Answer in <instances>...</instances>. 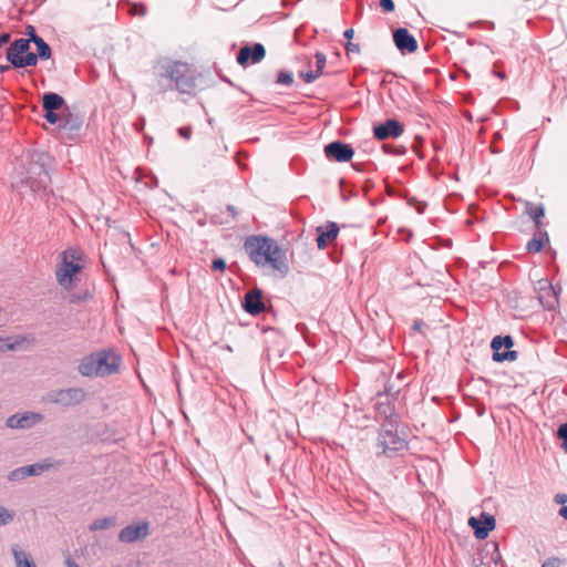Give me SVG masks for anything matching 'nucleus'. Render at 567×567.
I'll use <instances>...</instances> for the list:
<instances>
[{
    "label": "nucleus",
    "mask_w": 567,
    "mask_h": 567,
    "mask_svg": "<svg viewBox=\"0 0 567 567\" xmlns=\"http://www.w3.org/2000/svg\"><path fill=\"white\" fill-rule=\"evenodd\" d=\"M244 250L258 268H269L278 278H285L289 266L285 250L268 235H250L244 241Z\"/></svg>",
    "instance_id": "f257e3e1"
},
{
    "label": "nucleus",
    "mask_w": 567,
    "mask_h": 567,
    "mask_svg": "<svg viewBox=\"0 0 567 567\" xmlns=\"http://www.w3.org/2000/svg\"><path fill=\"white\" fill-rule=\"evenodd\" d=\"M156 82L159 93L176 90L181 94L192 95L196 89V79L188 63L168 58L158 60Z\"/></svg>",
    "instance_id": "f03ea898"
},
{
    "label": "nucleus",
    "mask_w": 567,
    "mask_h": 567,
    "mask_svg": "<svg viewBox=\"0 0 567 567\" xmlns=\"http://www.w3.org/2000/svg\"><path fill=\"white\" fill-rule=\"evenodd\" d=\"M83 268V255L72 247L66 248L60 254V261L56 266L58 284L65 289H72Z\"/></svg>",
    "instance_id": "7ed1b4c3"
},
{
    "label": "nucleus",
    "mask_w": 567,
    "mask_h": 567,
    "mask_svg": "<svg viewBox=\"0 0 567 567\" xmlns=\"http://www.w3.org/2000/svg\"><path fill=\"white\" fill-rule=\"evenodd\" d=\"M52 157L47 152L37 153L27 169V184L33 192L45 190L51 184Z\"/></svg>",
    "instance_id": "20e7f679"
},
{
    "label": "nucleus",
    "mask_w": 567,
    "mask_h": 567,
    "mask_svg": "<svg viewBox=\"0 0 567 567\" xmlns=\"http://www.w3.org/2000/svg\"><path fill=\"white\" fill-rule=\"evenodd\" d=\"M6 59L11 68L16 70L34 66L33 52L30 49V43L23 38H18L10 42L7 48Z\"/></svg>",
    "instance_id": "39448f33"
},
{
    "label": "nucleus",
    "mask_w": 567,
    "mask_h": 567,
    "mask_svg": "<svg viewBox=\"0 0 567 567\" xmlns=\"http://www.w3.org/2000/svg\"><path fill=\"white\" fill-rule=\"evenodd\" d=\"M85 398L86 393L82 388H68L49 391L43 396V401L63 409H69L82 404Z\"/></svg>",
    "instance_id": "423d86ee"
},
{
    "label": "nucleus",
    "mask_w": 567,
    "mask_h": 567,
    "mask_svg": "<svg viewBox=\"0 0 567 567\" xmlns=\"http://www.w3.org/2000/svg\"><path fill=\"white\" fill-rule=\"evenodd\" d=\"M63 464L61 460H54L52 457L43 458L42 461L33 464L17 467L9 472L7 478L9 482H21L30 476H39L44 472L52 468H58Z\"/></svg>",
    "instance_id": "0eeeda50"
},
{
    "label": "nucleus",
    "mask_w": 567,
    "mask_h": 567,
    "mask_svg": "<svg viewBox=\"0 0 567 567\" xmlns=\"http://www.w3.org/2000/svg\"><path fill=\"white\" fill-rule=\"evenodd\" d=\"M42 110L44 120L49 124L55 125L61 120V114H59L58 111L66 112L69 105L65 99L59 93L44 92L42 95Z\"/></svg>",
    "instance_id": "6e6552de"
},
{
    "label": "nucleus",
    "mask_w": 567,
    "mask_h": 567,
    "mask_svg": "<svg viewBox=\"0 0 567 567\" xmlns=\"http://www.w3.org/2000/svg\"><path fill=\"white\" fill-rule=\"evenodd\" d=\"M95 364L100 377L112 375L118 372L122 359L118 354L110 350H100L93 352Z\"/></svg>",
    "instance_id": "1a4fd4ad"
},
{
    "label": "nucleus",
    "mask_w": 567,
    "mask_h": 567,
    "mask_svg": "<svg viewBox=\"0 0 567 567\" xmlns=\"http://www.w3.org/2000/svg\"><path fill=\"white\" fill-rule=\"evenodd\" d=\"M266 56V49L262 43L254 42L244 44L236 56L237 63L247 68L250 64H257L261 62Z\"/></svg>",
    "instance_id": "9d476101"
},
{
    "label": "nucleus",
    "mask_w": 567,
    "mask_h": 567,
    "mask_svg": "<svg viewBox=\"0 0 567 567\" xmlns=\"http://www.w3.org/2000/svg\"><path fill=\"white\" fill-rule=\"evenodd\" d=\"M148 534L150 523L147 520H138L123 527L118 533V540L132 544L146 538Z\"/></svg>",
    "instance_id": "9b49d317"
},
{
    "label": "nucleus",
    "mask_w": 567,
    "mask_h": 567,
    "mask_svg": "<svg viewBox=\"0 0 567 567\" xmlns=\"http://www.w3.org/2000/svg\"><path fill=\"white\" fill-rule=\"evenodd\" d=\"M513 346H514V341L511 336L494 337L491 342V348L493 349V360L496 362L515 361L518 357V353L516 351H512V350L504 351V352L499 351L503 347L511 349Z\"/></svg>",
    "instance_id": "f8f14e48"
},
{
    "label": "nucleus",
    "mask_w": 567,
    "mask_h": 567,
    "mask_svg": "<svg viewBox=\"0 0 567 567\" xmlns=\"http://www.w3.org/2000/svg\"><path fill=\"white\" fill-rule=\"evenodd\" d=\"M43 415L34 411H25L10 415L6 421V426L9 429L27 430L33 427L37 423L42 421Z\"/></svg>",
    "instance_id": "ddd939ff"
},
{
    "label": "nucleus",
    "mask_w": 567,
    "mask_h": 567,
    "mask_svg": "<svg viewBox=\"0 0 567 567\" xmlns=\"http://www.w3.org/2000/svg\"><path fill=\"white\" fill-rule=\"evenodd\" d=\"M323 152L329 161L339 163L349 162L354 155V151L351 145L340 141L327 144Z\"/></svg>",
    "instance_id": "4468645a"
},
{
    "label": "nucleus",
    "mask_w": 567,
    "mask_h": 567,
    "mask_svg": "<svg viewBox=\"0 0 567 567\" xmlns=\"http://www.w3.org/2000/svg\"><path fill=\"white\" fill-rule=\"evenodd\" d=\"M60 117L61 120L56 124L60 132L66 134L71 140L78 136L83 126V118L72 113L70 109L66 112H61Z\"/></svg>",
    "instance_id": "2eb2a0df"
},
{
    "label": "nucleus",
    "mask_w": 567,
    "mask_h": 567,
    "mask_svg": "<svg viewBox=\"0 0 567 567\" xmlns=\"http://www.w3.org/2000/svg\"><path fill=\"white\" fill-rule=\"evenodd\" d=\"M468 525L473 528L477 539H485L488 533L495 528L496 522L493 515L483 512L480 517H470Z\"/></svg>",
    "instance_id": "dca6fc26"
},
{
    "label": "nucleus",
    "mask_w": 567,
    "mask_h": 567,
    "mask_svg": "<svg viewBox=\"0 0 567 567\" xmlns=\"http://www.w3.org/2000/svg\"><path fill=\"white\" fill-rule=\"evenodd\" d=\"M244 311L250 316H258L265 311L266 306L264 302V291L260 288H256L245 293L241 301Z\"/></svg>",
    "instance_id": "f3484780"
},
{
    "label": "nucleus",
    "mask_w": 567,
    "mask_h": 567,
    "mask_svg": "<svg viewBox=\"0 0 567 567\" xmlns=\"http://www.w3.org/2000/svg\"><path fill=\"white\" fill-rule=\"evenodd\" d=\"M404 132L403 125L394 118H389L384 123L373 127V135L379 141L388 138H398Z\"/></svg>",
    "instance_id": "a211bd4d"
},
{
    "label": "nucleus",
    "mask_w": 567,
    "mask_h": 567,
    "mask_svg": "<svg viewBox=\"0 0 567 567\" xmlns=\"http://www.w3.org/2000/svg\"><path fill=\"white\" fill-rule=\"evenodd\" d=\"M538 300L548 310L558 306V291L548 280L538 281Z\"/></svg>",
    "instance_id": "6ab92c4d"
},
{
    "label": "nucleus",
    "mask_w": 567,
    "mask_h": 567,
    "mask_svg": "<svg viewBox=\"0 0 567 567\" xmlns=\"http://www.w3.org/2000/svg\"><path fill=\"white\" fill-rule=\"evenodd\" d=\"M393 40L395 47L401 52L413 53L417 49V42L415 38L404 28H399L394 31Z\"/></svg>",
    "instance_id": "aec40b11"
},
{
    "label": "nucleus",
    "mask_w": 567,
    "mask_h": 567,
    "mask_svg": "<svg viewBox=\"0 0 567 567\" xmlns=\"http://www.w3.org/2000/svg\"><path fill=\"white\" fill-rule=\"evenodd\" d=\"M379 445L382 447V453L390 456L392 452L403 447L404 441L391 431H383L379 435Z\"/></svg>",
    "instance_id": "412c9836"
},
{
    "label": "nucleus",
    "mask_w": 567,
    "mask_h": 567,
    "mask_svg": "<svg viewBox=\"0 0 567 567\" xmlns=\"http://www.w3.org/2000/svg\"><path fill=\"white\" fill-rule=\"evenodd\" d=\"M78 371L81 375L86 378L100 377L99 370L95 364L93 352L83 357L78 365Z\"/></svg>",
    "instance_id": "4be33fe9"
},
{
    "label": "nucleus",
    "mask_w": 567,
    "mask_h": 567,
    "mask_svg": "<svg viewBox=\"0 0 567 567\" xmlns=\"http://www.w3.org/2000/svg\"><path fill=\"white\" fill-rule=\"evenodd\" d=\"M35 45V52H33V64L34 66L38 64V62L47 61L51 59L52 56V49L49 45V43L41 37L40 39H37L35 42H33Z\"/></svg>",
    "instance_id": "5701e85b"
},
{
    "label": "nucleus",
    "mask_w": 567,
    "mask_h": 567,
    "mask_svg": "<svg viewBox=\"0 0 567 567\" xmlns=\"http://www.w3.org/2000/svg\"><path fill=\"white\" fill-rule=\"evenodd\" d=\"M10 338L11 340L2 342L3 352L17 351L23 343L32 344L34 342V338L31 334H17Z\"/></svg>",
    "instance_id": "b1692460"
},
{
    "label": "nucleus",
    "mask_w": 567,
    "mask_h": 567,
    "mask_svg": "<svg viewBox=\"0 0 567 567\" xmlns=\"http://www.w3.org/2000/svg\"><path fill=\"white\" fill-rule=\"evenodd\" d=\"M339 230L340 228L334 221H327L324 227H321V249L338 237Z\"/></svg>",
    "instance_id": "393cba45"
},
{
    "label": "nucleus",
    "mask_w": 567,
    "mask_h": 567,
    "mask_svg": "<svg viewBox=\"0 0 567 567\" xmlns=\"http://www.w3.org/2000/svg\"><path fill=\"white\" fill-rule=\"evenodd\" d=\"M12 554L17 567H37L33 558L30 555L25 554L24 551L13 548Z\"/></svg>",
    "instance_id": "a878e982"
},
{
    "label": "nucleus",
    "mask_w": 567,
    "mask_h": 567,
    "mask_svg": "<svg viewBox=\"0 0 567 567\" xmlns=\"http://www.w3.org/2000/svg\"><path fill=\"white\" fill-rule=\"evenodd\" d=\"M115 523H116V518L114 516L101 517V518L94 519L90 524L89 529L91 532L103 530V529H107L111 526L115 525Z\"/></svg>",
    "instance_id": "bb28decb"
},
{
    "label": "nucleus",
    "mask_w": 567,
    "mask_h": 567,
    "mask_svg": "<svg viewBox=\"0 0 567 567\" xmlns=\"http://www.w3.org/2000/svg\"><path fill=\"white\" fill-rule=\"evenodd\" d=\"M313 58H315V70H309V71H301L299 73L300 78L306 82V83H312L317 78H319V51H316L313 53Z\"/></svg>",
    "instance_id": "cd10ccee"
},
{
    "label": "nucleus",
    "mask_w": 567,
    "mask_h": 567,
    "mask_svg": "<svg viewBox=\"0 0 567 567\" xmlns=\"http://www.w3.org/2000/svg\"><path fill=\"white\" fill-rule=\"evenodd\" d=\"M276 84L290 86L293 83V73L289 70L281 69L277 72Z\"/></svg>",
    "instance_id": "c85d7f7f"
},
{
    "label": "nucleus",
    "mask_w": 567,
    "mask_h": 567,
    "mask_svg": "<svg viewBox=\"0 0 567 567\" xmlns=\"http://www.w3.org/2000/svg\"><path fill=\"white\" fill-rule=\"evenodd\" d=\"M14 518V512L4 507L0 506V527L6 526L10 524Z\"/></svg>",
    "instance_id": "c756f323"
},
{
    "label": "nucleus",
    "mask_w": 567,
    "mask_h": 567,
    "mask_svg": "<svg viewBox=\"0 0 567 567\" xmlns=\"http://www.w3.org/2000/svg\"><path fill=\"white\" fill-rule=\"evenodd\" d=\"M544 247V239L542 236L534 237L527 243L526 249L528 252H539Z\"/></svg>",
    "instance_id": "7c9ffc66"
},
{
    "label": "nucleus",
    "mask_w": 567,
    "mask_h": 567,
    "mask_svg": "<svg viewBox=\"0 0 567 567\" xmlns=\"http://www.w3.org/2000/svg\"><path fill=\"white\" fill-rule=\"evenodd\" d=\"M528 214L535 221L538 227L540 224V219L544 217V208L543 206H533L528 208Z\"/></svg>",
    "instance_id": "2f4dec72"
},
{
    "label": "nucleus",
    "mask_w": 567,
    "mask_h": 567,
    "mask_svg": "<svg viewBox=\"0 0 567 567\" xmlns=\"http://www.w3.org/2000/svg\"><path fill=\"white\" fill-rule=\"evenodd\" d=\"M210 268L214 271L224 272L227 268V262H226L225 258H223V257H215L212 260Z\"/></svg>",
    "instance_id": "473e14b6"
},
{
    "label": "nucleus",
    "mask_w": 567,
    "mask_h": 567,
    "mask_svg": "<svg viewBox=\"0 0 567 567\" xmlns=\"http://www.w3.org/2000/svg\"><path fill=\"white\" fill-rule=\"evenodd\" d=\"M41 37L38 34L35 28L31 24L27 25L25 28V38H23L24 40H27L28 43H33L37 41V39H40Z\"/></svg>",
    "instance_id": "72a5a7b5"
},
{
    "label": "nucleus",
    "mask_w": 567,
    "mask_h": 567,
    "mask_svg": "<svg viewBox=\"0 0 567 567\" xmlns=\"http://www.w3.org/2000/svg\"><path fill=\"white\" fill-rule=\"evenodd\" d=\"M297 328H298V330L301 331V333L303 334L305 340L309 344L316 346V341L313 340L315 339V334L310 333L308 327L305 323H298Z\"/></svg>",
    "instance_id": "f704fd0d"
},
{
    "label": "nucleus",
    "mask_w": 567,
    "mask_h": 567,
    "mask_svg": "<svg viewBox=\"0 0 567 567\" xmlns=\"http://www.w3.org/2000/svg\"><path fill=\"white\" fill-rule=\"evenodd\" d=\"M178 135L185 140H189L192 137L193 130L190 126H182L178 128Z\"/></svg>",
    "instance_id": "c9c22d12"
},
{
    "label": "nucleus",
    "mask_w": 567,
    "mask_h": 567,
    "mask_svg": "<svg viewBox=\"0 0 567 567\" xmlns=\"http://www.w3.org/2000/svg\"><path fill=\"white\" fill-rule=\"evenodd\" d=\"M561 565V560L557 557H550L545 560L542 567H559Z\"/></svg>",
    "instance_id": "e433bc0d"
},
{
    "label": "nucleus",
    "mask_w": 567,
    "mask_h": 567,
    "mask_svg": "<svg viewBox=\"0 0 567 567\" xmlns=\"http://www.w3.org/2000/svg\"><path fill=\"white\" fill-rule=\"evenodd\" d=\"M380 6L385 12H392L394 10L393 0H380Z\"/></svg>",
    "instance_id": "4c0bfd02"
},
{
    "label": "nucleus",
    "mask_w": 567,
    "mask_h": 567,
    "mask_svg": "<svg viewBox=\"0 0 567 567\" xmlns=\"http://www.w3.org/2000/svg\"><path fill=\"white\" fill-rule=\"evenodd\" d=\"M557 435L563 441L567 440V423L559 425V427L557 430Z\"/></svg>",
    "instance_id": "58836bf2"
},
{
    "label": "nucleus",
    "mask_w": 567,
    "mask_h": 567,
    "mask_svg": "<svg viewBox=\"0 0 567 567\" xmlns=\"http://www.w3.org/2000/svg\"><path fill=\"white\" fill-rule=\"evenodd\" d=\"M10 39H11V34H10L9 32H2V33H0V49H1L4 44L9 43Z\"/></svg>",
    "instance_id": "ea45409f"
},
{
    "label": "nucleus",
    "mask_w": 567,
    "mask_h": 567,
    "mask_svg": "<svg viewBox=\"0 0 567 567\" xmlns=\"http://www.w3.org/2000/svg\"><path fill=\"white\" fill-rule=\"evenodd\" d=\"M145 124H146V120H145V117H144V116H140V117L137 118V121L135 122V128H136V131H138V132L143 131V130H144V127H145Z\"/></svg>",
    "instance_id": "a19ab883"
},
{
    "label": "nucleus",
    "mask_w": 567,
    "mask_h": 567,
    "mask_svg": "<svg viewBox=\"0 0 567 567\" xmlns=\"http://www.w3.org/2000/svg\"><path fill=\"white\" fill-rule=\"evenodd\" d=\"M347 51L352 53H358L360 51L359 44H354L352 42H348L347 44Z\"/></svg>",
    "instance_id": "79ce46f5"
},
{
    "label": "nucleus",
    "mask_w": 567,
    "mask_h": 567,
    "mask_svg": "<svg viewBox=\"0 0 567 567\" xmlns=\"http://www.w3.org/2000/svg\"><path fill=\"white\" fill-rule=\"evenodd\" d=\"M226 210L235 218L238 215V209L234 205H227Z\"/></svg>",
    "instance_id": "37998d69"
},
{
    "label": "nucleus",
    "mask_w": 567,
    "mask_h": 567,
    "mask_svg": "<svg viewBox=\"0 0 567 567\" xmlns=\"http://www.w3.org/2000/svg\"><path fill=\"white\" fill-rule=\"evenodd\" d=\"M492 546H493L494 554H495V557L493 556V557H492V559H493L495 563H497V560L501 558V555H499V553H498V545H497V543H493V544H492Z\"/></svg>",
    "instance_id": "c03bdc74"
},
{
    "label": "nucleus",
    "mask_w": 567,
    "mask_h": 567,
    "mask_svg": "<svg viewBox=\"0 0 567 567\" xmlns=\"http://www.w3.org/2000/svg\"><path fill=\"white\" fill-rule=\"evenodd\" d=\"M65 565L66 567H81L75 563V560L71 556H68L65 558Z\"/></svg>",
    "instance_id": "a18cd8bd"
},
{
    "label": "nucleus",
    "mask_w": 567,
    "mask_h": 567,
    "mask_svg": "<svg viewBox=\"0 0 567 567\" xmlns=\"http://www.w3.org/2000/svg\"><path fill=\"white\" fill-rule=\"evenodd\" d=\"M313 240H315L317 247L319 248V226L315 227Z\"/></svg>",
    "instance_id": "49530a36"
},
{
    "label": "nucleus",
    "mask_w": 567,
    "mask_h": 567,
    "mask_svg": "<svg viewBox=\"0 0 567 567\" xmlns=\"http://www.w3.org/2000/svg\"><path fill=\"white\" fill-rule=\"evenodd\" d=\"M556 502H557V503H561V504H563V503H565V502H567V495H565V494H558V495H556Z\"/></svg>",
    "instance_id": "de8ad7c7"
},
{
    "label": "nucleus",
    "mask_w": 567,
    "mask_h": 567,
    "mask_svg": "<svg viewBox=\"0 0 567 567\" xmlns=\"http://www.w3.org/2000/svg\"><path fill=\"white\" fill-rule=\"evenodd\" d=\"M140 10L135 12V14L144 16L146 13V7L142 3L138 4Z\"/></svg>",
    "instance_id": "09e8293b"
},
{
    "label": "nucleus",
    "mask_w": 567,
    "mask_h": 567,
    "mask_svg": "<svg viewBox=\"0 0 567 567\" xmlns=\"http://www.w3.org/2000/svg\"><path fill=\"white\" fill-rule=\"evenodd\" d=\"M353 29H347L343 33V35L347 38V39H351L353 37Z\"/></svg>",
    "instance_id": "8fccbe9b"
},
{
    "label": "nucleus",
    "mask_w": 567,
    "mask_h": 567,
    "mask_svg": "<svg viewBox=\"0 0 567 567\" xmlns=\"http://www.w3.org/2000/svg\"><path fill=\"white\" fill-rule=\"evenodd\" d=\"M422 326H423V322L420 321V320H416L414 323H413V328L417 331H421L422 329Z\"/></svg>",
    "instance_id": "3c124183"
},
{
    "label": "nucleus",
    "mask_w": 567,
    "mask_h": 567,
    "mask_svg": "<svg viewBox=\"0 0 567 567\" xmlns=\"http://www.w3.org/2000/svg\"><path fill=\"white\" fill-rule=\"evenodd\" d=\"M559 515L561 517H564L565 519H567V506H563L560 509H559Z\"/></svg>",
    "instance_id": "603ef678"
},
{
    "label": "nucleus",
    "mask_w": 567,
    "mask_h": 567,
    "mask_svg": "<svg viewBox=\"0 0 567 567\" xmlns=\"http://www.w3.org/2000/svg\"><path fill=\"white\" fill-rule=\"evenodd\" d=\"M10 64H0V73H4L10 69Z\"/></svg>",
    "instance_id": "864d4df0"
},
{
    "label": "nucleus",
    "mask_w": 567,
    "mask_h": 567,
    "mask_svg": "<svg viewBox=\"0 0 567 567\" xmlns=\"http://www.w3.org/2000/svg\"><path fill=\"white\" fill-rule=\"evenodd\" d=\"M9 340H11V338H3V337H0V353H3L2 342H4V341H9Z\"/></svg>",
    "instance_id": "5fc2aeb1"
},
{
    "label": "nucleus",
    "mask_w": 567,
    "mask_h": 567,
    "mask_svg": "<svg viewBox=\"0 0 567 567\" xmlns=\"http://www.w3.org/2000/svg\"><path fill=\"white\" fill-rule=\"evenodd\" d=\"M220 80H221L223 82L228 83L229 85H234V84H233V82H231L227 76H220Z\"/></svg>",
    "instance_id": "6e6d98bb"
},
{
    "label": "nucleus",
    "mask_w": 567,
    "mask_h": 567,
    "mask_svg": "<svg viewBox=\"0 0 567 567\" xmlns=\"http://www.w3.org/2000/svg\"><path fill=\"white\" fill-rule=\"evenodd\" d=\"M210 223L214 224V225L219 224V221L216 219L215 216L210 218Z\"/></svg>",
    "instance_id": "4d7b16f0"
},
{
    "label": "nucleus",
    "mask_w": 567,
    "mask_h": 567,
    "mask_svg": "<svg viewBox=\"0 0 567 567\" xmlns=\"http://www.w3.org/2000/svg\"><path fill=\"white\" fill-rule=\"evenodd\" d=\"M563 449L567 453V439L563 441Z\"/></svg>",
    "instance_id": "13d9d810"
},
{
    "label": "nucleus",
    "mask_w": 567,
    "mask_h": 567,
    "mask_svg": "<svg viewBox=\"0 0 567 567\" xmlns=\"http://www.w3.org/2000/svg\"><path fill=\"white\" fill-rule=\"evenodd\" d=\"M326 62V58L321 54V70L323 69Z\"/></svg>",
    "instance_id": "bf43d9fd"
},
{
    "label": "nucleus",
    "mask_w": 567,
    "mask_h": 567,
    "mask_svg": "<svg viewBox=\"0 0 567 567\" xmlns=\"http://www.w3.org/2000/svg\"><path fill=\"white\" fill-rule=\"evenodd\" d=\"M197 224H198L199 226H205V224H206V223H205V220L199 219V220L197 221Z\"/></svg>",
    "instance_id": "052dcab7"
},
{
    "label": "nucleus",
    "mask_w": 567,
    "mask_h": 567,
    "mask_svg": "<svg viewBox=\"0 0 567 567\" xmlns=\"http://www.w3.org/2000/svg\"><path fill=\"white\" fill-rule=\"evenodd\" d=\"M497 75L501 78V79H504L505 75L503 73H497Z\"/></svg>",
    "instance_id": "680f3d73"
},
{
    "label": "nucleus",
    "mask_w": 567,
    "mask_h": 567,
    "mask_svg": "<svg viewBox=\"0 0 567 567\" xmlns=\"http://www.w3.org/2000/svg\"><path fill=\"white\" fill-rule=\"evenodd\" d=\"M417 212H419L420 214H422V213H423V207H419V208H417Z\"/></svg>",
    "instance_id": "e2e57ef3"
}]
</instances>
